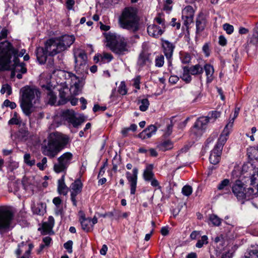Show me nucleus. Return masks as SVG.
<instances>
[{
    "label": "nucleus",
    "mask_w": 258,
    "mask_h": 258,
    "mask_svg": "<svg viewBox=\"0 0 258 258\" xmlns=\"http://www.w3.org/2000/svg\"><path fill=\"white\" fill-rule=\"evenodd\" d=\"M242 173L244 177H249L250 185L253 187L246 189L241 181L236 180L232 187L233 194L239 201L249 200L253 196H258V168H253L252 164H244L242 167Z\"/></svg>",
    "instance_id": "nucleus-1"
},
{
    "label": "nucleus",
    "mask_w": 258,
    "mask_h": 258,
    "mask_svg": "<svg viewBox=\"0 0 258 258\" xmlns=\"http://www.w3.org/2000/svg\"><path fill=\"white\" fill-rule=\"evenodd\" d=\"M75 40L73 35H69L49 39L45 42L44 48L39 47L37 48L36 55L38 61L40 64L44 63L47 55L53 56L65 51L74 42Z\"/></svg>",
    "instance_id": "nucleus-2"
},
{
    "label": "nucleus",
    "mask_w": 258,
    "mask_h": 258,
    "mask_svg": "<svg viewBox=\"0 0 258 258\" xmlns=\"http://www.w3.org/2000/svg\"><path fill=\"white\" fill-rule=\"evenodd\" d=\"M22 92L20 106L23 113L29 116L32 112L33 105L36 104L40 97V92L36 88L26 86L21 90Z\"/></svg>",
    "instance_id": "nucleus-3"
},
{
    "label": "nucleus",
    "mask_w": 258,
    "mask_h": 258,
    "mask_svg": "<svg viewBox=\"0 0 258 258\" xmlns=\"http://www.w3.org/2000/svg\"><path fill=\"white\" fill-rule=\"evenodd\" d=\"M69 139L67 136L58 132L51 134L43 154L51 158H54L66 146Z\"/></svg>",
    "instance_id": "nucleus-4"
},
{
    "label": "nucleus",
    "mask_w": 258,
    "mask_h": 258,
    "mask_svg": "<svg viewBox=\"0 0 258 258\" xmlns=\"http://www.w3.org/2000/svg\"><path fill=\"white\" fill-rule=\"evenodd\" d=\"M139 20L137 9L130 7L123 9L119 17L118 22L122 28L135 32L139 29Z\"/></svg>",
    "instance_id": "nucleus-5"
},
{
    "label": "nucleus",
    "mask_w": 258,
    "mask_h": 258,
    "mask_svg": "<svg viewBox=\"0 0 258 258\" xmlns=\"http://www.w3.org/2000/svg\"><path fill=\"white\" fill-rule=\"evenodd\" d=\"M107 46L114 53L122 55L129 51L127 39L115 33L105 34Z\"/></svg>",
    "instance_id": "nucleus-6"
},
{
    "label": "nucleus",
    "mask_w": 258,
    "mask_h": 258,
    "mask_svg": "<svg viewBox=\"0 0 258 258\" xmlns=\"http://www.w3.org/2000/svg\"><path fill=\"white\" fill-rule=\"evenodd\" d=\"M15 52V48L9 41L6 40L0 43V71L11 69V58Z\"/></svg>",
    "instance_id": "nucleus-7"
},
{
    "label": "nucleus",
    "mask_w": 258,
    "mask_h": 258,
    "mask_svg": "<svg viewBox=\"0 0 258 258\" xmlns=\"http://www.w3.org/2000/svg\"><path fill=\"white\" fill-rule=\"evenodd\" d=\"M228 137L221 133L216 145L211 152L209 161L211 164L216 165L219 162L223 147L228 139Z\"/></svg>",
    "instance_id": "nucleus-8"
},
{
    "label": "nucleus",
    "mask_w": 258,
    "mask_h": 258,
    "mask_svg": "<svg viewBox=\"0 0 258 258\" xmlns=\"http://www.w3.org/2000/svg\"><path fill=\"white\" fill-rule=\"evenodd\" d=\"M73 158V155L71 152L63 153L57 158V162L54 164V171L57 173L66 172Z\"/></svg>",
    "instance_id": "nucleus-9"
},
{
    "label": "nucleus",
    "mask_w": 258,
    "mask_h": 258,
    "mask_svg": "<svg viewBox=\"0 0 258 258\" xmlns=\"http://www.w3.org/2000/svg\"><path fill=\"white\" fill-rule=\"evenodd\" d=\"M13 217V212L8 207H0V230L9 229Z\"/></svg>",
    "instance_id": "nucleus-10"
},
{
    "label": "nucleus",
    "mask_w": 258,
    "mask_h": 258,
    "mask_svg": "<svg viewBox=\"0 0 258 258\" xmlns=\"http://www.w3.org/2000/svg\"><path fill=\"white\" fill-rule=\"evenodd\" d=\"M66 77L70 84V91L73 95H77L82 89L81 82L78 77L71 72L66 73Z\"/></svg>",
    "instance_id": "nucleus-11"
},
{
    "label": "nucleus",
    "mask_w": 258,
    "mask_h": 258,
    "mask_svg": "<svg viewBox=\"0 0 258 258\" xmlns=\"http://www.w3.org/2000/svg\"><path fill=\"white\" fill-rule=\"evenodd\" d=\"M209 116H202L198 118L195 122L191 132L197 136H201L206 128L209 122Z\"/></svg>",
    "instance_id": "nucleus-12"
},
{
    "label": "nucleus",
    "mask_w": 258,
    "mask_h": 258,
    "mask_svg": "<svg viewBox=\"0 0 258 258\" xmlns=\"http://www.w3.org/2000/svg\"><path fill=\"white\" fill-rule=\"evenodd\" d=\"M63 118L76 127L82 123V121L75 116V112L73 110H65L61 113Z\"/></svg>",
    "instance_id": "nucleus-13"
},
{
    "label": "nucleus",
    "mask_w": 258,
    "mask_h": 258,
    "mask_svg": "<svg viewBox=\"0 0 258 258\" xmlns=\"http://www.w3.org/2000/svg\"><path fill=\"white\" fill-rule=\"evenodd\" d=\"M138 169L137 167L134 168L132 175L130 172H126V178L130 184L131 195H135L136 193L138 180Z\"/></svg>",
    "instance_id": "nucleus-14"
},
{
    "label": "nucleus",
    "mask_w": 258,
    "mask_h": 258,
    "mask_svg": "<svg viewBox=\"0 0 258 258\" xmlns=\"http://www.w3.org/2000/svg\"><path fill=\"white\" fill-rule=\"evenodd\" d=\"M194 10L190 6H186L182 10V18L184 21V25L186 27L193 22Z\"/></svg>",
    "instance_id": "nucleus-15"
},
{
    "label": "nucleus",
    "mask_w": 258,
    "mask_h": 258,
    "mask_svg": "<svg viewBox=\"0 0 258 258\" xmlns=\"http://www.w3.org/2000/svg\"><path fill=\"white\" fill-rule=\"evenodd\" d=\"M163 51L167 59H171L175 48V45L168 40H162Z\"/></svg>",
    "instance_id": "nucleus-16"
},
{
    "label": "nucleus",
    "mask_w": 258,
    "mask_h": 258,
    "mask_svg": "<svg viewBox=\"0 0 258 258\" xmlns=\"http://www.w3.org/2000/svg\"><path fill=\"white\" fill-rule=\"evenodd\" d=\"M75 67L81 68L84 67L86 64L87 55L83 51L76 52L74 54Z\"/></svg>",
    "instance_id": "nucleus-17"
},
{
    "label": "nucleus",
    "mask_w": 258,
    "mask_h": 258,
    "mask_svg": "<svg viewBox=\"0 0 258 258\" xmlns=\"http://www.w3.org/2000/svg\"><path fill=\"white\" fill-rule=\"evenodd\" d=\"M150 55L149 53L142 51L139 55L137 62V66L141 68L150 64L151 62Z\"/></svg>",
    "instance_id": "nucleus-18"
},
{
    "label": "nucleus",
    "mask_w": 258,
    "mask_h": 258,
    "mask_svg": "<svg viewBox=\"0 0 258 258\" xmlns=\"http://www.w3.org/2000/svg\"><path fill=\"white\" fill-rule=\"evenodd\" d=\"M32 203L31 210L33 213L38 215H43L46 212V204L42 202L35 203L34 201H32Z\"/></svg>",
    "instance_id": "nucleus-19"
},
{
    "label": "nucleus",
    "mask_w": 258,
    "mask_h": 258,
    "mask_svg": "<svg viewBox=\"0 0 258 258\" xmlns=\"http://www.w3.org/2000/svg\"><path fill=\"white\" fill-rule=\"evenodd\" d=\"M157 130V127L154 125L151 124L140 133L138 136L143 140L149 139L156 134Z\"/></svg>",
    "instance_id": "nucleus-20"
},
{
    "label": "nucleus",
    "mask_w": 258,
    "mask_h": 258,
    "mask_svg": "<svg viewBox=\"0 0 258 258\" xmlns=\"http://www.w3.org/2000/svg\"><path fill=\"white\" fill-rule=\"evenodd\" d=\"M240 108L235 107L234 110V116L232 118H230L229 122L226 125L223 132H222V133L223 134V135H225L226 136H229L230 132H231L232 128L233 127L234 120L237 117Z\"/></svg>",
    "instance_id": "nucleus-21"
},
{
    "label": "nucleus",
    "mask_w": 258,
    "mask_h": 258,
    "mask_svg": "<svg viewBox=\"0 0 258 258\" xmlns=\"http://www.w3.org/2000/svg\"><path fill=\"white\" fill-rule=\"evenodd\" d=\"M147 31L150 36L157 38L163 34L164 30L160 27L155 24H152L148 27Z\"/></svg>",
    "instance_id": "nucleus-22"
},
{
    "label": "nucleus",
    "mask_w": 258,
    "mask_h": 258,
    "mask_svg": "<svg viewBox=\"0 0 258 258\" xmlns=\"http://www.w3.org/2000/svg\"><path fill=\"white\" fill-rule=\"evenodd\" d=\"M113 58L112 55L107 52H103L101 54L95 55L94 57L95 60H97V61H100L102 63L109 62Z\"/></svg>",
    "instance_id": "nucleus-23"
},
{
    "label": "nucleus",
    "mask_w": 258,
    "mask_h": 258,
    "mask_svg": "<svg viewBox=\"0 0 258 258\" xmlns=\"http://www.w3.org/2000/svg\"><path fill=\"white\" fill-rule=\"evenodd\" d=\"M80 221L81 224L82 228L84 231L88 232L93 227L91 225V218H86L85 215H82L80 217Z\"/></svg>",
    "instance_id": "nucleus-24"
},
{
    "label": "nucleus",
    "mask_w": 258,
    "mask_h": 258,
    "mask_svg": "<svg viewBox=\"0 0 258 258\" xmlns=\"http://www.w3.org/2000/svg\"><path fill=\"white\" fill-rule=\"evenodd\" d=\"M204 69L207 77V83H211L214 79V69L213 66L207 63L205 64Z\"/></svg>",
    "instance_id": "nucleus-25"
},
{
    "label": "nucleus",
    "mask_w": 258,
    "mask_h": 258,
    "mask_svg": "<svg viewBox=\"0 0 258 258\" xmlns=\"http://www.w3.org/2000/svg\"><path fill=\"white\" fill-rule=\"evenodd\" d=\"M57 191L60 195L66 196L68 191V188L64 183V175L58 180Z\"/></svg>",
    "instance_id": "nucleus-26"
},
{
    "label": "nucleus",
    "mask_w": 258,
    "mask_h": 258,
    "mask_svg": "<svg viewBox=\"0 0 258 258\" xmlns=\"http://www.w3.org/2000/svg\"><path fill=\"white\" fill-rule=\"evenodd\" d=\"M153 166L152 164L148 165L143 172V178L145 181H149L154 177L153 172Z\"/></svg>",
    "instance_id": "nucleus-27"
},
{
    "label": "nucleus",
    "mask_w": 258,
    "mask_h": 258,
    "mask_svg": "<svg viewBox=\"0 0 258 258\" xmlns=\"http://www.w3.org/2000/svg\"><path fill=\"white\" fill-rule=\"evenodd\" d=\"M206 26V20L202 16L199 15L196 21V32L200 33L202 32Z\"/></svg>",
    "instance_id": "nucleus-28"
},
{
    "label": "nucleus",
    "mask_w": 258,
    "mask_h": 258,
    "mask_svg": "<svg viewBox=\"0 0 258 258\" xmlns=\"http://www.w3.org/2000/svg\"><path fill=\"white\" fill-rule=\"evenodd\" d=\"M16 73L25 74L27 72V69L26 68V64L24 62H20L19 61L13 62V64L12 65Z\"/></svg>",
    "instance_id": "nucleus-29"
},
{
    "label": "nucleus",
    "mask_w": 258,
    "mask_h": 258,
    "mask_svg": "<svg viewBox=\"0 0 258 258\" xmlns=\"http://www.w3.org/2000/svg\"><path fill=\"white\" fill-rule=\"evenodd\" d=\"M229 180L228 179H225L221 181L217 186V188L219 190H223L224 194H227L230 192L229 188Z\"/></svg>",
    "instance_id": "nucleus-30"
},
{
    "label": "nucleus",
    "mask_w": 258,
    "mask_h": 258,
    "mask_svg": "<svg viewBox=\"0 0 258 258\" xmlns=\"http://www.w3.org/2000/svg\"><path fill=\"white\" fill-rule=\"evenodd\" d=\"M188 70L192 75H201L203 73V68L199 64L192 66L190 68L188 67Z\"/></svg>",
    "instance_id": "nucleus-31"
},
{
    "label": "nucleus",
    "mask_w": 258,
    "mask_h": 258,
    "mask_svg": "<svg viewBox=\"0 0 258 258\" xmlns=\"http://www.w3.org/2000/svg\"><path fill=\"white\" fill-rule=\"evenodd\" d=\"M157 147L160 151L164 152L173 148V143L170 140H166L160 143Z\"/></svg>",
    "instance_id": "nucleus-32"
},
{
    "label": "nucleus",
    "mask_w": 258,
    "mask_h": 258,
    "mask_svg": "<svg viewBox=\"0 0 258 258\" xmlns=\"http://www.w3.org/2000/svg\"><path fill=\"white\" fill-rule=\"evenodd\" d=\"M183 73L180 76L181 79L185 82L186 83H189L191 81V77L190 75V73L188 70L187 66H184L183 67Z\"/></svg>",
    "instance_id": "nucleus-33"
},
{
    "label": "nucleus",
    "mask_w": 258,
    "mask_h": 258,
    "mask_svg": "<svg viewBox=\"0 0 258 258\" xmlns=\"http://www.w3.org/2000/svg\"><path fill=\"white\" fill-rule=\"evenodd\" d=\"M138 104H140L139 109L141 111H145L149 108L150 103L147 98L139 99Z\"/></svg>",
    "instance_id": "nucleus-34"
},
{
    "label": "nucleus",
    "mask_w": 258,
    "mask_h": 258,
    "mask_svg": "<svg viewBox=\"0 0 258 258\" xmlns=\"http://www.w3.org/2000/svg\"><path fill=\"white\" fill-rule=\"evenodd\" d=\"M248 158L251 160H258V150L254 148H250L247 150V153Z\"/></svg>",
    "instance_id": "nucleus-35"
},
{
    "label": "nucleus",
    "mask_w": 258,
    "mask_h": 258,
    "mask_svg": "<svg viewBox=\"0 0 258 258\" xmlns=\"http://www.w3.org/2000/svg\"><path fill=\"white\" fill-rule=\"evenodd\" d=\"M83 184L80 179L76 180L71 185V190L82 191Z\"/></svg>",
    "instance_id": "nucleus-36"
},
{
    "label": "nucleus",
    "mask_w": 258,
    "mask_h": 258,
    "mask_svg": "<svg viewBox=\"0 0 258 258\" xmlns=\"http://www.w3.org/2000/svg\"><path fill=\"white\" fill-rule=\"evenodd\" d=\"M19 139L22 141H25L27 139L29 136V132L24 128H21L17 134Z\"/></svg>",
    "instance_id": "nucleus-37"
},
{
    "label": "nucleus",
    "mask_w": 258,
    "mask_h": 258,
    "mask_svg": "<svg viewBox=\"0 0 258 258\" xmlns=\"http://www.w3.org/2000/svg\"><path fill=\"white\" fill-rule=\"evenodd\" d=\"M209 220L213 225L215 226H219L221 224L222 221V219L215 214L210 215Z\"/></svg>",
    "instance_id": "nucleus-38"
},
{
    "label": "nucleus",
    "mask_w": 258,
    "mask_h": 258,
    "mask_svg": "<svg viewBox=\"0 0 258 258\" xmlns=\"http://www.w3.org/2000/svg\"><path fill=\"white\" fill-rule=\"evenodd\" d=\"M24 162L28 165L32 166L35 164V160L32 158L30 154L26 153L24 156Z\"/></svg>",
    "instance_id": "nucleus-39"
},
{
    "label": "nucleus",
    "mask_w": 258,
    "mask_h": 258,
    "mask_svg": "<svg viewBox=\"0 0 258 258\" xmlns=\"http://www.w3.org/2000/svg\"><path fill=\"white\" fill-rule=\"evenodd\" d=\"M164 63V57L163 55L160 54L156 56L155 59V65L157 68L162 67Z\"/></svg>",
    "instance_id": "nucleus-40"
},
{
    "label": "nucleus",
    "mask_w": 258,
    "mask_h": 258,
    "mask_svg": "<svg viewBox=\"0 0 258 258\" xmlns=\"http://www.w3.org/2000/svg\"><path fill=\"white\" fill-rule=\"evenodd\" d=\"M250 41L254 44H256L258 43V22L256 23L255 27L253 29V34Z\"/></svg>",
    "instance_id": "nucleus-41"
},
{
    "label": "nucleus",
    "mask_w": 258,
    "mask_h": 258,
    "mask_svg": "<svg viewBox=\"0 0 258 258\" xmlns=\"http://www.w3.org/2000/svg\"><path fill=\"white\" fill-rule=\"evenodd\" d=\"M245 257V258H258V246L250 250Z\"/></svg>",
    "instance_id": "nucleus-42"
},
{
    "label": "nucleus",
    "mask_w": 258,
    "mask_h": 258,
    "mask_svg": "<svg viewBox=\"0 0 258 258\" xmlns=\"http://www.w3.org/2000/svg\"><path fill=\"white\" fill-rule=\"evenodd\" d=\"M208 243V238L206 235H203L202 236L201 239H199L196 244V246L198 248H201L204 244H207Z\"/></svg>",
    "instance_id": "nucleus-43"
},
{
    "label": "nucleus",
    "mask_w": 258,
    "mask_h": 258,
    "mask_svg": "<svg viewBox=\"0 0 258 258\" xmlns=\"http://www.w3.org/2000/svg\"><path fill=\"white\" fill-rule=\"evenodd\" d=\"M15 50L16 52L15 54H13V61L16 63V62L19 61V59L18 58L19 57L23 56L24 54L26 53V50L24 49H22L21 50L20 52L18 51V49L15 48Z\"/></svg>",
    "instance_id": "nucleus-44"
},
{
    "label": "nucleus",
    "mask_w": 258,
    "mask_h": 258,
    "mask_svg": "<svg viewBox=\"0 0 258 258\" xmlns=\"http://www.w3.org/2000/svg\"><path fill=\"white\" fill-rule=\"evenodd\" d=\"M181 192L184 196L188 197L192 192V188L189 185H184L182 188Z\"/></svg>",
    "instance_id": "nucleus-45"
},
{
    "label": "nucleus",
    "mask_w": 258,
    "mask_h": 258,
    "mask_svg": "<svg viewBox=\"0 0 258 258\" xmlns=\"http://www.w3.org/2000/svg\"><path fill=\"white\" fill-rule=\"evenodd\" d=\"M180 59L183 63L186 64L188 63L190 61L191 57L189 54L186 52H183L180 54Z\"/></svg>",
    "instance_id": "nucleus-46"
},
{
    "label": "nucleus",
    "mask_w": 258,
    "mask_h": 258,
    "mask_svg": "<svg viewBox=\"0 0 258 258\" xmlns=\"http://www.w3.org/2000/svg\"><path fill=\"white\" fill-rule=\"evenodd\" d=\"M118 92L122 95H125L127 94V90L124 82H121L118 88Z\"/></svg>",
    "instance_id": "nucleus-47"
},
{
    "label": "nucleus",
    "mask_w": 258,
    "mask_h": 258,
    "mask_svg": "<svg viewBox=\"0 0 258 258\" xmlns=\"http://www.w3.org/2000/svg\"><path fill=\"white\" fill-rule=\"evenodd\" d=\"M26 246V243L23 241L18 245V247L15 251V254L17 256H20L24 250V248Z\"/></svg>",
    "instance_id": "nucleus-48"
},
{
    "label": "nucleus",
    "mask_w": 258,
    "mask_h": 258,
    "mask_svg": "<svg viewBox=\"0 0 258 258\" xmlns=\"http://www.w3.org/2000/svg\"><path fill=\"white\" fill-rule=\"evenodd\" d=\"M53 228L52 226H50V225H49V223L45 222L43 223L42 228L43 230L42 234H46L48 233L49 232L51 231Z\"/></svg>",
    "instance_id": "nucleus-49"
},
{
    "label": "nucleus",
    "mask_w": 258,
    "mask_h": 258,
    "mask_svg": "<svg viewBox=\"0 0 258 258\" xmlns=\"http://www.w3.org/2000/svg\"><path fill=\"white\" fill-rule=\"evenodd\" d=\"M5 92H7L9 95L12 94V88L8 84L3 85L1 90V93L2 94H4Z\"/></svg>",
    "instance_id": "nucleus-50"
},
{
    "label": "nucleus",
    "mask_w": 258,
    "mask_h": 258,
    "mask_svg": "<svg viewBox=\"0 0 258 258\" xmlns=\"http://www.w3.org/2000/svg\"><path fill=\"white\" fill-rule=\"evenodd\" d=\"M80 193H81V192L77 190H71V199L74 206H77V201L76 197Z\"/></svg>",
    "instance_id": "nucleus-51"
},
{
    "label": "nucleus",
    "mask_w": 258,
    "mask_h": 258,
    "mask_svg": "<svg viewBox=\"0 0 258 258\" xmlns=\"http://www.w3.org/2000/svg\"><path fill=\"white\" fill-rule=\"evenodd\" d=\"M48 103L51 105H54L56 102V97L54 93L50 91L48 94Z\"/></svg>",
    "instance_id": "nucleus-52"
},
{
    "label": "nucleus",
    "mask_w": 258,
    "mask_h": 258,
    "mask_svg": "<svg viewBox=\"0 0 258 258\" xmlns=\"http://www.w3.org/2000/svg\"><path fill=\"white\" fill-rule=\"evenodd\" d=\"M223 29L226 31L227 34H231L233 33L234 30V27L232 25L226 23L223 25Z\"/></svg>",
    "instance_id": "nucleus-53"
},
{
    "label": "nucleus",
    "mask_w": 258,
    "mask_h": 258,
    "mask_svg": "<svg viewBox=\"0 0 258 258\" xmlns=\"http://www.w3.org/2000/svg\"><path fill=\"white\" fill-rule=\"evenodd\" d=\"M47 161V158L46 157H43L41 162L37 164V166L39 168V169L41 170H44L46 166Z\"/></svg>",
    "instance_id": "nucleus-54"
},
{
    "label": "nucleus",
    "mask_w": 258,
    "mask_h": 258,
    "mask_svg": "<svg viewBox=\"0 0 258 258\" xmlns=\"http://www.w3.org/2000/svg\"><path fill=\"white\" fill-rule=\"evenodd\" d=\"M140 80L141 77L140 76H137L136 78L133 79V86L138 90L140 89Z\"/></svg>",
    "instance_id": "nucleus-55"
},
{
    "label": "nucleus",
    "mask_w": 258,
    "mask_h": 258,
    "mask_svg": "<svg viewBox=\"0 0 258 258\" xmlns=\"http://www.w3.org/2000/svg\"><path fill=\"white\" fill-rule=\"evenodd\" d=\"M4 105L6 107H10L12 109H15L17 106L15 102H11L8 99L6 100L4 102Z\"/></svg>",
    "instance_id": "nucleus-56"
},
{
    "label": "nucleus",
    "mask_w": 258,
    "mask_h": 258,
    "mask_svg": "<svg viewBox=\"0 0 258 258\" xmlns=\"http://www.w3.org/2000/svg\"><path fill=\"white\" fill-rule=\"evenodd\" d=\"M73 241L69 240L64 244V247L68 250L69 253L72 252Z\"/></svg>",
    "instance_id": "nucleus-57"
},
{
    "label": "nucleus",
    "mask_w": 258,
    "mask_h": 258,
    "mask_svg": "<svg viewBox=\"0 0 258 258\" xmlns=\"http://www.w3.org/2000/svg\"><path fill=\"white\" fill-rule=\"evenodd\" d=\"M203 51L204 52L205 56L208 57L210 54V50L208 44L206 43L203 46Z\"/></svg>",
    "instance_id": "nucleus-58"
},
{
    "label": "nucleus",
    "mask_w": 258,
    "mask_h": 258,
    "mask_svg": "<svg viewBox=\"0 0 258 258\" xmlns=\"http://www.w3.org/2000/svg\"><path fill=\"white\" fill-rule=\"evenodd\" d=\"M59 95L60 99L58 102V104H64L67 102V99L66 98L64 93L63 92H60Z\"/></svg>",
    "instance_id": "nucleus-59"
},
{
    "label": "nucleus",
    "mask_w": 258,
    "mask_h": 258,
    "mask_svg": "<svg viewBox=\"0 0 258 258\" xmlns=\"http://www.w3.org/2000/svg\"><path fill=\"white\" fill-rule=\"evenodd\" d=\"M173 124L172 123V121H170V123L168 124L167 126V130L165 133V135L167 136H169L171 134V133L172 132V127H173Z\"/></svg>",
    "instance_id": "nucleus-60"
},
{
    "label": "nucleus",
    "mask_w": 258,
    "mask_h": 258,
    "mask_svg": "<svg viewBox=\"0 0 258 258\" xmlns=\"http://www.w3.org/2000/svg\"><path fill=\"white\" fill-rule=\"evenodd\" d=\"M200 235V231H192L190 235V238L192 240H195L197 239L198 237H199Z\"/></svg>",
    "instance_id": "nucleus-61"
},
{
    "label": "nucleus",
    "mask_w": 258,
    "mask_h": 258,
    "mask_svg": "<svg viewBox=\"0 0 258 258\" xmlns=\"http://www.w3.org/2000/svg\"><path fill=\"white\" fill-rule=\"evenodd\" d=\"M106 109V107L105 106H100L99 105L97 104L94 105L93 110L94 112H96L99 110H102L104 111Z\"/></svg>",
    "instance_id": "nucleus-62"
},
{
    "label": "nucleus",
    "mask_w": 258,
    "mask_h": 258,
    "mask_svg": "<svg viewBox=\"0 0 258 258\" xmlns=\"http://www.w3.org/2000/svg\"><path fill=\"white\" fill-rule=\"evenodd\" d=\"M9 124H19L20 121L16 117L12 118L8 122Z\"/></svg>",
    "instance_id": "nucleus-63"
},
{
    "label": "nucleus",
    "mask_w": 258,
    "mask_h": 258,
    "mask_svg": "<svg viewBox=\"0 0 258 258\" xmlns=\"http://www.w3.org/2000/svg\"><path fill=\"white\" fill-rule=\"evenodd\" d=\"M179 80V78L176 76H171L169 79V82L172 84H176Z\"/></svg>",
    "instance_id": "nucleus-64"
}]
</instances>
